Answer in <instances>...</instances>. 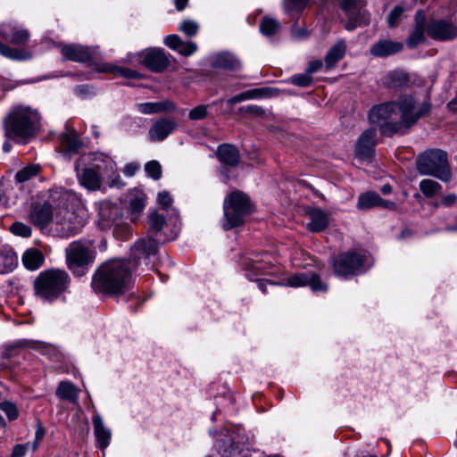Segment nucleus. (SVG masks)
<instances>
[{
  "label": "nucleus",
  "mask_w": 457,
  "mask_h": 457,
  "mask_svg": "<svg viewBox=\"0 0 457 457\" xmlns=\"http://www.w3.org/2000/svg\"><path fill=\"white\" fill-rule=\"evenodd\" d=\"M419 187L422 194L428 198L435 196L442 189V186L438 182L429 179H422Z\"/></svg>",
  "instance_id": "nucleus-41"
},
{
  "label": "nucleus",
  "mask_w": 457,
  "mask_h": 457,
  "mask_svg": "<svg viewBox=\"0 0 457 457\" xmlns=\"http://www.w3.org/2000/svg\"><path fill=\"white\" fill-rule=\"evenodd\" d=\"M11 232L22 237H29L31 236L30 227L21 222H14L11 227Z\"/></svg>",
  "instance_id": "nucleus-49"
},
{
  "label": "nucleus",
  "mask_w": 457,
  "mask_h": 457,
  "mask_svg": "<svg viewBox=\"0 0 457 457\" xmlns=\"http://www.w3.org/2000/svg\"><path fill=\"white\" fill-rule=\"evenodd\" d=\"M40 125V115L30 107L14 106L4 120L5 135L11 139L27 141L36 136Z\"/></svg>",
  "instance_id": "nucleus-2"
},
{
  "label": "nucleus",
  "mask_w": 457,
  "mask_h": 457,
  "mask_svg": "<svg viewBox=\"0 0 457 457\" xmlns=\"http://www.w3.org/2000/svg\"><path fill=\"white\" fill-rule=\"evenodd\" d=\"M377 132L373 129L365 130L359 137L356 144V155L361 159L370 158L376 144Z\"/></svg>",
  "instance_id": "nucleus-22"
},
{
  "label": "nucleus",
  "mask_w": 457,
  "mask_h": 457,
  "mask_svg": "<svg viewBox=\"0 0 457 457\" xmlns=\"http://www.w3.org/2000/svg\"><path fill=\"white\" fill-rule=\"evenodd\" d=\"M457 196L454 194H449L442 198V204L449 207L456 202Z\"/></svg>",
  "instance_id": "nucleus-60"
},
{
  "label": "nucleus",
  "mask_w": 457,
  "mask_h": 457,
  "mask_svg": "<svg viewBox=\"0 0 457 457\" xmlns=\"http://www.w3.org/2000/svg\"><path fill=\"white\" fill-rule=\"evenodd\" d=\"M269 91L270 89L267 87L246 90L228 99L227 104L228 105H233L246 100L262 98L267 96L269 95Z\"/></svg>",
  "instance_id": "nucleus-39"
},
{
  "label": "nucleus",
  "mask_w": 457,
  "mask_h": 457,
  "mask_svg": "<svg viewBox=\"0 0 457 457\" xmlns=\"http://www.w3.org/2000/svg\"><path fill=\"white\" fill-rule=\"evenodd\" d=\"M92 424L94 434L96 436V445L104 451L110 445L112 438V431L108 428L98 412H95L92 417Z\"/></svg>",
  "instance_id": "nucleus-20"
},
{
  "label": "nucleus",
  "mask_w": 457,
  "mask_h": 457,
  "mask_svg": "<svg viewBox=\"0 0 457 457\" xmlns=\"http://www.w3.org/2000/svg\"><path fill=\"white\" fill-rule=\"evenodd\" d=\"M403 9L401 6H395L388 14L387 22L389 27H395L401 20Z\"/></svg>",
  "instance_id": "nucleus-54"
},
{
  "label": "nucleus",
  "mask_w": 457,
  "mask_h": 457,
  "mask_svg": "<svg viewBox=\"0 0 457 457\" xmlns=\"http://www.w3.org/2000/svg\"><path fill=\"white\" fill-rule=\"evenodd\" d=\"M398 121L390 123L386 131L403 133L412 127L420 118L430 112L431 104L428 102L419 104L411 95L401 96L396 101Z\"/></svg>",
  "instance_id": "nucleus-3"
},
{
  "label": "nucleus",
  "mask_w": 457,
  "mask_h": 457,
  "mask_svg": "<svg viewBox=\"0 0 457 457\" xmlns=\"http://www.w3.org/2000/svg\"><path fill=\"white\" fill-rule=\"evenodd\" d=\"M56 395L75 403L79 399V389L70 381H62L56 389Z\"/></svg>",
  "instance_id": "nucleus-40"
},
{
  "label": "nucleus",
  "mask_w": 457,
  "mask_h": 457,
  "mask_svg": "<svg viewBox=\"0 0 457 457\" xmlns=\"http://www.w3.org/2000/svg\"><path fill=\"white\" fill-rule=\"evenodd\" d=\"M178 128V123L170 119L161 118L154 122L148 130V137L152 142L163 141Z\"/></svg>",
  "instance_id": "nucleus-18"
},
{
  "label": "nucleus",
  "mask_w": 457,
  "mask_h": 457,
  "mask_svg": "<svg viewBox=\"0 0 457 457\" xmlns=\"http://www.w3.org/2000/svg\"><path fill=\"white\" fill-rule=\"evenodd\" d=\"M377 206L390 210L396 208L394 202L382 199L379 195L375 192H366L360 195L357 203V208L359 210H368Z\"/></svg>",
  "instance_id": "nucleus-21"
},
{
  "label": "nucleus",
  "mask_w": 457,
  "mask_h": 457,
  "mask_svg": "<svg viewBox=\"0 0 457 457\" xmlns=\"http://www.w3.org/2000/svg\"><path fill=\"white\" fill-rule=\"evenodd\" d=\"M147 218L149 224V233L154 235L156 239L149 237L144 238L145 240L152 239L155 242V244H157V241L171 240L175 238V237H171L170 238H164L162 237L163 228L166 225V220L163 213H160L157 210H153L149 212ZM156 246L158 247V245H156Z\"/></svg>",
  "instance_id": "nucleus-23"
},
{
  "label": "nucleus",
  "mask_w": 457,
  "mask_h": 457,
  "mask_svg": "<svg viewBox=\"0 0 457 457\" xmlns=\"http://www.w3.org/2000/svg\"><path fill=\"white\" fill-rule=\"evenodd\" d=\"M138 169L139 165L137 163L130 162L125 165L123 168V173L127 177H133Z\"/></svg>",
  "instance_id": "nucleus-59"
},
{
  "label": "nucleus",
  "mask_w": 457,
  "mask_h": 457,
  "mask_svg": "<svg viewBox=\"0 0 457 457\" xmlns=\"http://www.w3.org/2000/svg\"><path fill=\"white\" fill-rule=\"evenodd\" d=\"M0 410H2L11 420H15L18 417L17 407L11 402L1 403Z\"/></svg>",
  "instance_id": "nucleus-52"
},
{
  "label": "nucleus",
  "mask_w": 457,
  "mask_h": 457,
  "mask_svg": "<svg viewBox=\"0 0 457 457\" xmlns=\"http://www.w3.org/2000/svg\"><path fill=\"white\" fill-rule=\"evenodd\" d=\"M208 113V105L200 104L196 107L193 108L189 113L188 118L191 120H203L207 116Z\"/></svg>",
  "instance_id": "nucleus-51"
},
{
  "label": "nucleus",
  "mask_w": 457,
  "mask_h": 457,
  "mask_svg": "<svg viewBox=\"0 0 457 457\" xmlns=\"http://www.w3.org/2000/svg\"><path fill=\"white\" fill-rule=\"evenodd\" d=\"M211 65L213 68L237 71L241 67L240 62L229 53H219L211 57Z\"/></svg>",
  "instance_id": "nucleus-33"
},
{
  "label": "nucleus",
  "mask_w": 457,
  "mask_h": 457,
  "mask_svg": "<svg viewBox=\"0 0 457 457\" xmlns=\"http://www.w3.org/2000/svg\"><path fill=\"white\" fill-rule=\"evenodd\" d=\"M71 284L69 274L59 269L46 270L34 280L35 295L46 302H54L64 294Z\"/></svg>",
  "instance_id": "nucleus-4"
},
{
  "label": "nucleus",
  "mask_w": 457,
  "mask_h": 457,
  "mask_svg": "<svg viewBox=\"0 0 457 457\" xmlns=\"http://www.w3.org/2000/svg\"><path fill=\"white\" fill-rule=\"evenodd\" d=\"M239 263L250 280H256L257 286L263 293H267V287L284 286V278L278 281L271 279H261L257 276L268 272V263L258 253H251L240 257Z\"/></svg>",
  "instance_id": "nucleus-10"
},
{
  "label": "nucleus",
  "mask_w": 457,
  "mask_h": 457,
  "mask_svg": "<svg viewBox=\"0 0 457 457\" xmlns=\"http://www.w3.org/2000/svg\"><path fill=\"white\" fill-rule=\"evenodd\" d=\"M54 219L53 207L48 202L33 203L31 204L29 220L39 229H45Z\"/></svg>",
  "instance_id": "nucleus-14"
},
{
  "label": "nucleus",
  "mask_w": 457,
  "mask_h": 457,
  "mask_svg": "<svg viewBox=\"0 0 457 457\" xmlns=\"http://www.w3.org/2000/svg\"><path fill=\"white\" fill-rule=\"evenodd\" d=\"M408 76L401 71H394L388 74V86L391 87H403L408 84Z\"/></svg>",
  "instance_id": "nucleus-44"
},
{
  "label": "nucleus",
  "mask_w": 457,
  "mask_h": 457,
  "mask_svg": "<svg viewBox=\"0 0 457 457\" xmlns=\"http://www.w3.org/2000/svg\"><path fill=\"white\" fill-rule=\"evenodd\" d=\"M346 53V43L344 39L338 40L327 52L324 57L326 71L331 70L344 58Z\"/></svg>",
  "instance_id": "nucleus-32"
},
{
  "label": "nucleus",
  "mask_w": 457,
  "mask_h": 457,
  "mask_svg": "<svg viewBox=\"0 0 457 457\" xmlns=\"http://www.w3.org/2000/svg\"><path fill=\"white\" fill-rule=\"evenodd\" d=\"M157 203L163 211H169L172 204V197L167 191H162L157 195Z\"/></svg>",
  "instance_id": "nucleus-53"
},
{
  "label": "nucleus",
  "mask_w": 457,
  "mask_h": 457,
  "mask_svg": "<svg viewBox=\"0 0 457 457\" xmlns=\"http://www.w3.org/2000/svg\"><path fill=\"white\" fill-rule=\"evenodd\" d=\"M175 6L178 11H182L185 9L186 5L188 3V0H175Z\"/></svg>",
  "instance_id": "nucleus-63"
},
{
  "label": "nucleus",
  "mask_w": 457,
  "mask_h": 457,
  "mask_svg": "<svg viewBox=\"0 0 457 457\" xmlns=\"http://www.w3.org/2000/svg\"><path fill=\"white\" fill-rule=\"evenodd\" d=\"M365 256L355 252L339 254L334 259L333 269L335 273L345 278L353 276L363 270Z\"/></svg>",
  "instance_id": "nucleus-12"
},
{
  "label": "nucleus",
  "mask_w": 457,
  "mask_h": 457,
  "mask_svg": "<svg viewBox=\"0 0 457 457\" xmlns=\"http://www.w3.org/2000/svg\"><path fill=\"white\" fill-rule=\"evenodd\" d=\"M101 162H103L104 166L102 175L103 178L106 179L108 186L110 187H122L124 184L118 172L116 162L111 157L104 154Z\"/></svg>",
  "instance_id": "nucleus-25"
},
{
  "label": "nucleus",
  "mask_w": 457,
  "mask_h": 457,
  "mask_svg": "<svg viewBox=\"0 0 457 457\" xmlns=\"http://www.w3.org/2000/svg\"><path fill=\"white\" fill-rule=\"evenodd\" d=\"M61 53L66 60L86 62L92 59L95 54V49L82 45L70 44L62 45Z\"/></svg>",
  "instance_id": "nucleus-17"
},
{
  "label": "nucleus",
  "mask_w": 457,
  "mask_h": 457,
  "mask_svg": "<svg viewBox=\"0 0 457 457\" xmlns=\"http://www.w3.org/2000/svg\"><path fill=\"white\" fill-rule=\"evenodd\" d=\"M252 209L250 198L245 194L240 191L230 193L223 203V228L229 230L242 225Z\"/></svg>",
  "instance_id": "nucleus-6"
},
{
  "label": "nucleus",
  "mask_w": 457,
  "mask_h": 457,
  "mask_svg": "<svg viewBox=\"0 0 457 457\" xmlns=\"http://www.w3.org/2000/svg\"><path fill=\"white\" fill-rule=\"evenodd\" d=\"M163 43L170 49L183 56H190L197 50V45L192 41L184 42L180 37L172 34L165 37Z\"/></svg>",
  "instance_id": "nucleus-26"
},
{
  "label": "nucleus",
  "mask_w": 457,
  "mask_h": 457,
  "mask_svg": "<svg viewBox=\"0 0 457 457\" xmlns=\"http://www.w3.org/2000/svg\"><path fill=\"white\" fill-rule=\"evenodd\" d=\"M45 428L44 427L42 426L41 423H37V428H36V431H35V440L34 442L30 445H31V450L34 452L37 449L38 447V443L43 439V437L45 436Z\"/></svg>",
  "instance_id": "nucleus-55"
},
{
  "label": "nucleus",
  "mask_w": 457,
  "mask_h": 457,
  "mask_svg": "<svg viewBox=\"0 0 457 457\" xmlns=\"http://www.w3.org/2000/svg\"><path fill=\"white\" fill-rule=\"evenodd\" d=\"M215 446L222 457H233L238 449L234 434L230 433L227 428L221 430L220 437L217 440Z\"/></svg>",
  "instance_id": "nucleus-27"
},
{
  "label": "nucleus",
  "mask_w": 457,
  "mask_h": 457,
  "mask_svg": "<svg viewBox=\"0 0 457 457\" xmlns=\"http://www.w3.org/2000/svg\"><path fill=\"white\" fill-rule=\"evenodd\" d=\"M424 38L425 27L422 25V23H418L407 39V46L409 48H414L421 42H423Z\"/></svg>",
  "instance_id": "nucleus-43"
},
{
  "label": "nucleus",
  "mask_w": 457,
  "mask_h": 457,
  "mask_svg": "<svg viewBox=\"0 0 457 457\" xmlns=\"http://www.w3.org/2000/svg\"><path fill=\"white\" fill-rule=\"evenodd\" d=\"M309 286L313 292H325L328 286L315 274H295L287 278V287Z\"/></svg>",
  "instance_id": "nucleus-16"
},
{
  "label": "nucleus",
  "mask_w": 457,
  "mask_h": 457,
  "mask_svg": "<svg viewBox=\"0 0 457 457\" xmlns=\"http://www.w3.org/2000/svg\"><path fill=\"white\" fill-rule=\"evenodd\" d=\"M82 146L81 141L79 139L75 132L64 133L61 137V149L63 156L68 160L79 153Z\"/></svg>",
  "instance_id": "nucleus-30"
},
{
  "label": "nucleus",
  "mask_w": 457,
  "mask_h": 457,
  "mask_svg": "<svg viewBox=\"0 0 457 457\" xmlns=\"http://www.w3.org/2000/svg\"><path fill=\"white\" fill-rule=\"evenodd\" d=\"M45 262V257L41 251L36 248H29L22 255V262L26 269L36 270L39 269Z\"/></svg>",
  "instance_id": "nucleus-37"
},
{
  "label": "nucleus",
  "mask_w": 457,
  "mask_h": 457,
  "mask_svg": "<svg viewBox=\"0 0 457 457\" xmlns=\"http://www.w3.org/2000/svg\"><path fill=\"white\" fill-rule=\"evenodd\" d=\"M416 25H418V23H422V25L425 27V14L422 11H418L416 12Z\"/></svg>",
  "instance_id": "nucleus-62"
},
{
  "label": "nucleus",
  "mask_w": 457,
  "mask_h": 457,
  "mask_svg": "<svg viewBox=\"0 0 457 457\" xmlns=\"http://www.w3.org/2000/svg\"><path fill=\"white\" fill-rule=\"evenodd\" d=\"M18 264V259L9 245H0V274L12 272Z\"/></svg>",
  "instance_id": "nucleus-34"
},
{
  "label": "nucleus",
  "mask_w": 457,
  "mask_h": 457,
  "mask_svg": "<svg viewBox=\"0 0 457 457\" xmlns=\"http://www.w3.org/2000/svg\"><path fill=\"white\" fill-rule=\"evenodd\" d=\"M310 218L307 228L312 232H321L325 230L329 224V214L320 208H309L306 211Z\"/></svg>",
  "instance_id": "nucleus-24"
},
{
  "label": "nucleus",
  "mask_w": 457,
  "mask_h": 457,
  "mask_svg": "<svg viewBox=\"0 0 457 457\" xmlns=\"http://www.w3.org/2000/svg\"><path fill=\"white\" fill-rule=\"evenodd\" d=\"M40 170V167L37 164L29 165L21 170H19L15 175V179L17 182L23 183L25 181L29 180L31 178L37 176Z\"/></svg>",
  "instance_id": "nucleus-45"
},
{
  "label": "nucleus",
  "mask_w": 457,
  "mask_h": 457,
  "mask_svg": "<svg viewBox=\"0 0 457 457\" xmlns=\"http://www.w3.org/2000/svg\"><path fill=\"white\" fill-rule=\"evenodd\" d=\"M142 63L150 71L161 72L164 71L169 63V57L162 48H149L141 53Z\"/></svg>",
  "instance_id": "nucleus-15"
},
{
  "label": "nucleus",
  "mask_w": 457,
  "mask_h": 457,
  "mask_svg": "<svg viewBox=\"0 0 457 457\" xmlns=\"http://www.w3.org/2000/svg\"><path fill=\"white\" fill-rule=\"evenodd\" d=\"M146 196L140 190H134L129 195L128 212L131 221H136L145 207Z\"/></svg>",
  "instance_id": "nucleus-31"
},
{
  "label": "nucleus",
  "mask_w": 457,
  "mask_h": 457,
  "mask_svg": "<svg viewBox=\"0 0 457 457\" xmlns=\"http://www.w3.org/2000/svg\"><path fill=\"white\" fill-rule=\"evenodd\" d=\"M282 29V24L273 16L265 15L260 21L259 30L266 37L276 36Z\"/></svg>",
  "instance_id": "nucleus-38"
},
{
  "label": "nucleus",
  "mask_w": 457,
  "mask_h": 457,
  "mask_svg": "<svg viewBox=\"0 0 457 457\" xmlns=\"http://www.w3.org/2000/svg\"><path fill=\"white\" fill-rule=\"evenodd\" d=\"M29 448H31V445L29 443L16 445L12 449L11 457H24Z\"/></svg>",
  "instance_id": "nucleus-56"
},
{
  "label": "nucleus",
  "mask_w": 457,
  "mask_h": 457,
  "mask_svg": "<svg viewBox=\"0 0 457 457\" xmlns=\"http://www.w3.org/2000/svg\"><path fill=\"white\" fill-rule=\"evenodd\" d=\"M428 35L438 40H450L457 37V29L446 21H433L428 27Z\"/></svg>",
  "instance_id": "nucleus-19"
},
{
  "label": "nucleus",
  "mask_w": 457,
  "mask_h": 457,
  "mask_svg": "<svg viewBox=\"0 0 457 457\" xmlns=\"http://www.w3.org/2000/svg\"><path fill=\"white\" fill-rule=\"evenodd\" d=\"M323 67V62L320 60H314L309 62L306 71L312 75L319 71Z\"/></svg>",
  "instance_id": "nucleus-58"
},
{
  "label": "nucleus",
  "mask_w": 457,
  "mask_h": 457,
  "mask_svg": "<svg viewBox=\"0 0 457 457\" xmlns=\"http://www.w3.org/2000/svg\"><path fill=\"white\" fill-rule=\"evenodd\" d=\"M216 156L222 164L230 167L237 166L240 161L238 149L230 144L220 145L216 151Z\"/></svg>",
  "instance_id": "nucleus-28"
},
{
  "label": "nucleus",
  "mask_w": 457,
  "mask_h": 457,
  "mask_svg": "<svg viewBox=\"0 0 457 457\" xmlns=\"http://www.w3.org/2000/svg\"><path fill=\"white\" fill-rule=\"evenodd\" d=\"M104 72H113L120 77L127 78V79H139L141 78L140 74L131 69L129 68H123V67H112L110 64H104L103 65V68L101 69Z\"/></svg>",
  "instance_id": "nucleus-42"
},
{
  "label": "nucleus",
  "mask_w": 457,
  "mask_h": 457,
  "mask_svg": "<svg viewBox=\"0 0 457 457\" xmlns=\"http://www.w3.org/2000/svg\"><path fill=\"white\" fill-rule=\"evenodd\" d=\"M87 213L83 207L60 208L54 214V232L61 237H69L81 231L87 223Z\"/></svg>",
  "instance_id": "nucleus-8"
},
{
  "label": "nucleus",
  "mask_w": 457,
  "mask_h": 457,
  "mask_svg": "<svg viewBox=\"0 0 457 457\" xmlns=\"http://www.w3.org/2000/svg\"><path fill=\"white\" fill-rule=\"evenodd\" d=\"M290 81L295 86L305 87L311 85L312 79L311 75L305 71L304 73L292 76L290 78Z\"/></svg>",
  "instance_id": "nucleus-50"
},
{
  "label": "nucleus",
  "mask_w": 457,
  "mask_h": 457,
  "mask_svg": "<svg viewBox=\"0 0 457 457\" xmlns=\"http://www.w3.org/2000/svg\"><path fill=\"white\" fill-rule=\"evenodd\" d=\"M417 169L421 175L434 176L443 181L451 179L447 154L442 150H431L420 154L417 159Z\"/></svg>",
  "instance_id": "nucleus-9"
},
{
  "label": "nucleus",
  "mask_w": 457,
  "mask_h": 457,
  "mask_svg": "<svg viewBox=\"0 0 457 457\" xmlns=\"http://www.w3.org/2000/svg\"><path fill=\"white\" fill-rule=\"evenodd\" d=\"M156 254L157 246L154 240H137L131 247L129 261L112 259L104 262L96 270L92 279L94 290L111 295L124 293L131 283L132 270L142 262L148 266Z\"/></svg>",
  "instance_id": "nucleus-1"
},
{
  "label": "nucleus",
  "mask_w": 457,
  "mask_h": 457,
  "mask_svg": "<svg viewBox=\"0 0 457 457\" xmlns=\"http://www.w3.org/2000/svg\"><path fill=\"white\" fill-rule=\"evenodd\" d=\"M308 1L309 0H287V9L289 8V2L290 4L294 5L297 10H301L305 7Z\"/></svg>",
  "instance_id": "nucleus-61"
},
{
  "label": "nucleus",
  "mask_w": 457,
  "mask_h": 457,
  "mask_svg": "<svg viewBox=\"0 0 457 457\" xmlns=\"http://www.w3.org/2000/svg\"><path fill=\"white\" fill-rule=\"evenodd\" d=\"M145 170L148 176L154 180H157L162 177V167L157 161H150L146 162Z\"/></svg>",
  "instance_id": "nucleus-48"
},
{
  "label": "nucleus",
  "mask_w": 457,
  "mask_h": 457,
  "mask_svg": "<svg viewBox=\"0 0 457 457\" xmlns=\"http://www.w3.org/2000/svg\"><path fill=\"white\" fill-rule=\"evenodd\" d=\"M369 120L371 123L380 127V132L387 137H391L396 132L386 131V127L390 123L398 121V112L395 101L386 102L375 105L369 113Z\"/></svg>",
  "instance_id": "nucleus-11"
},
{
  "label": "nucleus",
  "mask_w": 457,
  "mask_h": 457,
  "mask_svg": "<svg viewBox=\"0 0 457 457\" xmlns=\"http://www.w3.org/2000/svg\"><path fill=\"white\" fill-rule=\"evenodd\" d=\"M0 34L6 41L17 46H25L29 38V31L24 29L11 28L9 31L2 29Z\"/></svg>",
  "instance_id": "nucleus-36"
},
{
  "label": "nucleus",
  "mask_w": 457,
  "mask_h": 457,
  "mask_svg": "<svg viewBox=\"0 0 457 457\" xmlns=\"http://www.w3.org/2000/svg\"><path fill=\"white\" fill-rule=\"evenodd\" d=\"M179 29L187 37H194L198 33L199 25L196 21L187 19L181 21Z\"/></svg>",
  "instance_id": "nucleus-47"
},
{
  "label": "nucleus",
  "mask_w": 457,
  "mask_h": 457,
  "mask_svg": "<svg viewBox=\"0 0 457 457\" xmlns=\"http://www.w3.org/2000/svg\"><path fill=\"white\" fill-rule=\"evenodd\" d=\"M364 0H343L341 7L345 12L348 21L345 22V29L351 31L358 26L368 23L366 12L363 10Z\"/></svg>",
  "instance_id": "nucleus-13"
},
{
  "label": "nucleus",
  "mask_w": 457,
  "mask_h": 457,
  "mask_svg": "<svg viewBox=\"0 0 457 457\" xmlns=\"http://www.w3.org/2000/svg\"><path fill=\"white\" fill-rule=\"evenodd\" d=\"M137 109L144 114H154L171 111L174 104L170 101L147 102L137 104Z\"/></svg>",
  "instance_id": "nucleus-35"
},
{
  "label": "nucleus",
  "mask_w": 457,
  "mask_h": 457,
  "mask_svg": "<svg viewBox=\"0 0 457 457\" xmlns=\"http://www.w3.org/2000/svg\"><path fill=\"white\" fill-rule=\"evenodd\" d=\"M403 48V44L389 39L379 40L370 48V54L377 57H387L395 54Z\"/></svg>",
  "instance_id": "nucleus-29"
},
{
  "label": "nucleus",
  "mask_w": 457,
  "mask_h": 457,
  "mask_svg": "<svg viewBox=\"0 0 457 457\" xmlns=\"http://www.w3.org/2000/svg\"><path fill=\"white\" fill-rule=\"evenodd\" d=\"M0 54L13 60H25L27 55L24 52L12 48L0 41Z\"/></svg>",
  "instance_id": "nucleus-46"
},
{
  "label": "nucleus",
  "mask_w": 457,
  "mask_h": 457,
  "mask_svg": "<svg viewBox=\"0 0 457 457\" xmlns=\"http://www.w3.org/2000/svg\"><path fill=\"white\" fill-rule=\"evenodd\" d=\"M240 112H250L255 116H262L264 114V110L261 106L255 104L243 106L240 108Z\"/></svg>",
  "instance_id": "nucleus-57"
},
{
  "label": "nucleus",
  "mask_w": 457,
  "mask_h": 457,
  "mask_svg": "<svg viewBox=\"0 0 457 457\" xmlns=\"http://www.w3.org/2000/svg\"><path fill=\"white\" fill-rule=\"evenodd\" d=\"M66 261L71 270L78 276L85 274L86 270L96 259L94 241L79 239L71 242L66 248Z\"/></svg>",
  "instance_id": "nucleus-7"
},
{
  "label": "nucleus",
  "mask_w": 457,
  "mask_h": 457,
  "mask_svg": "<svg viewBox=\"0 0 457 457\" xmlns=\"http://www.w3.org/2000/svg\"><path fill=\"white\" fill-rule=\"evenodd\" d=\"M380 190L384 195H388L392 191V187L389 184H386L381 187Z\"/></svg>",
  "instance_id": "nucleus-64"
},
{
  "label": "nucleus",
  "mask_w": 457,
  "mask_h": 457,
  "mask_svg": "<svg viewBox=\"0 0 457 457\" xmlns=\"http://www.w3.org/2000/svg\"><path fill=\"white\" fill-rule=\"evenodd\" d=\"M102 158L103 154H88L81 155L75 162L74 170L79 184L89 192L100 190L102 187Z\"/></svg>",
  "instance_id": "nucleus-5"
}]
</instances>
